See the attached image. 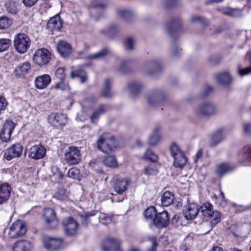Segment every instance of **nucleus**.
Listing matches in <instances>:
<instances>
[{
  "instance_id": "f257e3e1",
  "label": "nucleus",
  "mask_w": 251,
  "mask_h": 251,
  "mask_svg": "<svg viewBox=\"0 0 251 251\" xmlns=\"http://www.w3.org/2000/svg\"><path fill=\"white\" fill-rule=\"evenodd\" d=\"M97 147L100 151L109 153L115 151L117 144L111 134L104 133L99 137L97 141Z\"/></svg>"
},
{
  "instance_id": "f03ea898",
  "label": "nucleus",
  "mask_w": 251,
  "mask_h": 251,
  "mask_svg": "<svg viewBox=\"0 0 251 251\" xmlns=\"http://www.w3.org/2000/svg\"><path fill=\"white\" fill-rule=\"evenodd\" d=\"M218 112L217 106L211 102H204L199 104L194 110L196 117H209Z\"/></svg>"
},
{
  "instance_id": "7ed1b4c3",
  "label": "nucleus",
  "mask_w": 251,
  "mask_h": 251,
  "mask_svg": "<svg viewBox=\"0 0 251 251\" xmlns=\"http://www.w3.org/2000/svg\"><path fill=\"white\" fill-rule=\"evenodd\" d=\"M14 47L20 53H25L29 49L31 41L28 36L25 33H18L14 37Z\"/></svg>"
},
{
  "instance_id": "20e7f679",
  "label": "nucleus",
  "mask_w": 251,
  "mask_h": 251,
  "mask_svg": "<svg viewBox=\"0 0 251 251\" xmlns=\"http://www.w3.org/2000/svg\"><path fill=\"white\" fill-rule=\"evenodd\" d=\"M27 231L26 224L22 220H17L10 226L8 233L9 238L15 239L25 235Z\"/></svg>"
},
{
  "instance_id": "39448f33",
  "label": "nucleus",
  "mask_w": 251,
  "mask_h": 251,
  "mask_svg": "<svg viewBox=\"0 0 251 251\" xmlns=\"http://www.w3.org/2000/svg\"><path fill=\"white\" fill-rule=\"evenodd\" d=\"M43 217L47 228L53 229L58 226L59 222L53 209L50 207L45 208L44 210Z\"/></svg>"
},
{
  "instance_id": "423d86ee",
  "label": "nucleus",
  "mask_w": 251,
  "mask_h": 251,
  "mask_svg": "<svg viewBox=\"0 0 251 251\" xmlns=\"http://www.w3.org/2000/svg\"><path fill=\"white\" fill-rule=\"evenodd\" d=\"M64 160L70 165L78 164L81 160L80 150L74 146L69 147L64 154Z\"/></svg>"
},
{
  "instance_id": "0eeeda50",
  "label": "nucleus",
  "mask_w": 251,
  "mask_h": 251,
  "mask_svg": "<svg viewBox=\"0 0 251 251\" xmlns=\"http://www.w3.org/2000/svg\"><path fill=\"white\" fill-rule=\"evenodd\" d=\"M51 58V54L48 50L40 49L35 51L33 57V62L39 66L47 64Z\"/></svg>"
},
{
  "instance_id": "6e6552de",
  "label": "nucleus",
  "mask_w": 251,
  "mask_h": 251,
  "mask_svg": "<svg viewBox=\"0 0 251 251\" xmlns=\"http://www.w3.org/2000/svg\"><path fill=\"white\" fill-rule=\"evenodd\" d=\"M61 224L67 236H73L75 235L78 224L72 217L64 218Z\"/></svg>"
},
{
  "instance_id": "1a4fd4ad",
  "label": "nucleus",
  "mask_w": 251,
  "mask_h": 251,
  "mask_svg": "<svg viewBox=\"0 0 251 251\" xmlns=\"http://www.w3.org/2000/svg\"><path fill=\"white\" fill-rule=\"evenodd\" d=\"M68 118L65 114L52 113L48 117L49 123L58 128H62L67 124Z\"/></svg>"
},
{
  "instance_id": "9d476101",
  "label": "nucleus",
  "mask_w": 251,
  "mask_h": 251,
  "mask_svg": "<svg viewBox=\"0 0 251 251\" xmlns=\"http://www.w3.org/2000/svg\"><path fill=\"white\" fill-rule=\"evenodd\" d=\"M16 124L11 120H6L0 131V138L3 142L10 141L11 134L14 129Z\"/></svg>"
},
{
  "instance_id": "9b49d317",
  "label": "nucleus",
  "mask_w": 251,
  "mask_h": 251,
  "mask_svg": "<svg viewBox=\"0 0 251 251\" xmlns=\"http://www.w3.org/2000/svg\"><path fill=\"white\" fill-rule=\"evenodd\" d=\"M113 188L116 193L122 194L127 190V186L131 182L129 178H121L119 176L113 177Z\"/></svg>"
},
{
  "instance_id": "f8f14e48",
  "label": "nucleus",
  "mask_w": 251,
  "mask_h": 251,
  "mask_svg": "<svg viewBox=\"0 0 251 251\" xmlns=\"http://www.w3.org/2000/svg\"><path fill=\"white\" fill-rule=\"evenodd\" d=\"M44 247L49 250H56L62 248L63 241L60 238L46 236L43 238Z\"/></svg>"
},
{
  "instance_id": "ddd939ff",
  "label": "nucleus",
  "mask_w": 251,
  "mask_h": 251,
  "mask_svg": "<svg viewBox=\"0 0 251 251\" xmlns=\"http://www.w3.org/2000/svg\"><path fill=\"white\" fill-rule=\"evenodd\" d=\"M23 151V147L19 143L11 145L5 151L4 157L7 160H10L13 158L19 157Z\"/></svg>"
},
{
  "instance_id": "4468645a",
  "label": "nucleus",
  "mask_w": 251,
  "mask_h": 251,
  "mask_svg": "<svg viewBox=\"0 0 251 251\" xmlns=\"http://www.w3.org/2000/svg\"><path fill=\"white\" fill-rule=\"evenodd\" d=\"M120 241L114 238H107L101 243L102 251H123L120 247Z\"/></svg>"
},
{
  "instance_id": "2eb2a0df",
  "label": "nucleus",
  "mask_w": 251,
  "mask_h": 251,
  "mask_svg": "<svg viewBox=\"0 0 251 251\" xmlns=\"http://www.w3.org/2000/svg\"><path fill=\"white\" fill-rule=\"evenodd\" d=\"M200 211L198 205L196 203H188L184 206L183 214L187 220L195 219Z\"/></svg>"
},
{
  "instance_id": "dca6fc26",
  "label": "nucleus",
  "mask_w": 251,
  "mask_h": 251,
  "mask_svg": "<svg viewBox=\"0 0 251 251\" xmlns=\"http://www.w3.org/2000/svg\"><path fill=\"white\" fill-rule=\"evenodd\" d=\"M170 222V217L168 213L166 211L157 213L154 219L153 224L158 228L166 227Z\"/></svg>"
},
{
  "instance_id": "f3484780",
  "label": "nucleus",
  "mask_w": 251,
  "mask_h": 251,
  "mask_svg": "<svg viewBox=\"0 0 251 251\" xmlns=\"http://www.w3.org/2000/svg\"><path fill=\"white\" fill-rule=\"evenodd\" d=\"M46 153V149L41 145H36L30 147L28 151V156L35 160L44 158Z\"/></svg>"
},
{
  "instance_id": "a211bd4d",
  "label": "nucleus",
  "mask_w": 251,
  "mask_h": 251,
  "mask_svg": "<svg viewBox=\"0 0 251 251\" xmlns=\"http://www.w3.org/2000/svg\"><path fill=\"white\" fill-rule=\"evenodd\" d=\"M148 103L152 106L159 105L165 99V97L161 91L155 90L149 94L147 96Z\"/></svg>"
},
{
  "instance_id": "6ab92c4d",
  "label": "nucleus",
  "mask_w": 251,
  "mask_h": 251,
  "mask_svg": "<svg viewBox=\"0 0 251 251\" xmlns=\"http://www.w3.org/2000/svg\"><path fill=\"white\" fill-rule=\"evenodd\" d=\"M161 65L159 60L153 59L146 63L143 70L148 75H152L161 70Z\"/></svg>"
},
{
  "instance_id": "aec40b11",
  "label": "nucleus",
  "mask_w": 251,
  "mask_h": 251,
  "mask_svg": "<svg viewBox=\"0 0 251 251\" xmlns=\"http://www.w3.org/2000/svg\"><path fill=\"white\" fill-rule=\"evenodd\" d=\"M107 5V0H95L92 1L90 4V13L91 15L97 19L100 16V15H96L99 9H101L106 7Z\"/></svg>"
},
{
  "instance_id": "412c9836",
  "label": "nucleus",
  "mask_w": 251,
  "mask_h": 251,
  "mask_svg": "<svg viewBox=\"0 0 251 251\" xmlns=\"http://www.w3.org/2000/svg\"><path fill=\"white\" fill-rule=\"evenodd\" d=\"M56 49L60 55L64 58L69 56L73 50L71 45L63 40L58 42Z\"/></svg>"
},
{
  "instance_id": "4be33fe9",
  "label": "nucleus",
  "mask_w": 251,
  "mask_h": 251,
  "mask_svg": "<svg viewBox=\"0 0 251 251\" xmlns=\"http://www.w3.org/2000/svg\"><path fill=\"white\" fill-rule=\"evenodd\" d=\"M63 21L58 15L50 18L47 24V28L51 32L58 31L62 27Z\"/></svg>"
},
{
  "instance_id": "5701e85b",
  "label": "nucleus",
  "mask_w": 251,
  "mask_h": 251,
  "mask_svg": "<svg viewBox=\"0 0 251 251\" xmlns=\"http://www.w3.org/2000/svg\"><path fill=\"white\" fill-rule=\"evenodd\" d=\"M51 82L50 76L47 74L37 76L34 80L35 86L40 90L44 89L48 87Z\"/></svg>"
},
{
  "instance_id": "b1692460",
  "label": "nucleus",
  "mask_w": 251,
  "mask_h": 251,
  "mask_svg": "<svg viewBox=\"0 0 251 251\" xmlns=\"http://www.w3.org/2000/svg\"><path fill=\"white\" fill-rule=\"evenodd\" d=\"M219 10L224 14L231 17L241 18L244 16L243 9H241L226 7Z\"/></svg>"
},
{
  "instance_id": "393cba45",
  "label": "nucleus",
  "mask_w": 251,
  "mask_h": 251,
  "mask_svg": "<svg viewBox=\"0 0 251 251\" xmlns=\"http://www.w3.org/2000/svg\"><path fill=\"white\" fill-rule=\"evenodd\" d=\"M181 24V21L179 19H175L170 23L166 25L165 31L168 34L173 36L177 33Z\"/></svg>"
},
{
  "instance_id": "a878e982",
  "label": "nucleus",
  "mask_w": 251,
  "mask_h": 251,
  "mask_svg": "<svg viewBox=\"0 0 251 251\" xmlns=\"http://www.w3.org/2000/svg\"><path fill=\"white\" fill-rule=\"evenodd\" d=\"M32 244L27 240H21L16 242L13 246V251H32Z\"/></svg>"
},
{
  "instance_id": "bb28decb",
  "label": "nucleus",
  "mask_w": 251,
  "mask_h": 251,
  "mask_svg": "<svg viewBox=\"0 0 251 251\" xmlns=\"http://www.w3.org/2000/svg\"><path fill=\"white\" fill-rule=\"evenodd\" d=\"M11 188L8 183L0 184V204L6 202L10 196Z\"/></svg>"
},
{
  "instance_id": "cd10ccee",
  "label": "nucleus",
  "mask_w": 251,
  "mask_h": 251,
  "mask_svg": "<svg viewBox=\"0 0 251 251\" xmlns=\"http://www.w3.org/2000/svg\"><path fill=\"white\" fill-rule=\"evenodd\" d=\"M143 88L141 82L139 81H133L129 82L127 85V88L129 93L133 96L137 95Z\"/></svg>"
},
{
  "instance_id": "c85d7f7f",
  "label": "nucleus",
  "mask_w": 251,
  "mask_h": 251,
  "mask_svg": "<svg viewBox=\"0 0 251 251\" xmlns=\"http://www.w3.org/2000/svg\"><path fill=\"white\" fill-rule=\"evenodd\" d=\"M109 109V106L107 105H100L93 113L91 116V120L92 123H97L99 117L100 115L106 112Z\"/></svg>"
},
{
  "instance_id": "c756f323",
  "label": "nucleus",
  "mask_w": 251,
  "mask_h": 251,
  "mask_svg": "<svg viewBox=\"0 0 251 251\" xmlns=\"http://www.w3.org/2000/svg\"><path fill=\"white\" fill-rule=\"evenodd\" d=\"M215 79L218 83L227 84L231 81V77L227 72H222L215 75Z\"/></svg>"
},
{
  "instance_id": "7c9ffc66",
  "label": "nucleus",
  "mask_w": 251,
  "mask_h": 251,
  "mask_svg": "<svg viewBox=\"0 0 251 251\" xmlns=\"http://www.w3.org/2000/svg\"><path fill=\"white\" fill-rule=\"evenodd\" d=\"M174 195L170 191L165 192L162 195L161 201L163 206H168L171 204L174 201Z\"/></svg>"
},
{
  "instance_id": "2f4dec72",
  "label": "nucleus",
  "mask_w": 251,
  "mask_h": 251,
  "mask_svg": "<svg viewBox=\"0 0 251 251\" xmlns=\"http://www.w3.org/2000/svg\"><path fill=\"white\" fill-rule=\"evenodd\" d=\"M174 165L176 168H182L187 163V159L184 152L173 157Z\"/></svg>"
},
{
  "instance_id": "473e14b6",
  "label": "nucleus",
  "mask_w": 251,
  "mask_h": 251,
  "mask_svg": "<svg viewBox=\"0 0 251 251\" xmlns=\"http://www.w3.org/2000/svg\"><path fill=\"white\" fill-rule=\"evenodd\" d=\"M225 137L224 131L222 129H218L211 135V146H216L221 142Z\"/></svg>"
},
{
  "instance_id": "72a5a7b5",
  "label": "nucleus",
  "mask_w": 251,
  "mask_h": 251,
  "mask_svg": "<svg viewBox=\"0 0 251 251\" xmlns=\"http://www.w3.org/2000/svg\"><path fill=\"white\" fill-rule=\"evenodd\" d=\"M71 77L72 79L79 78L81 83L85 82L87 79L86 72L81 70L73 71L71 73Z\"/></svg>"
},
{
  "instance_id": "f704fd0d",
  "label": "nucleus",
  "mask_w": 251,
  "mask_h": 251,
  "mask_svg": "<svg viewBox=\"0 0 251 251\" xmlns=\"http://www.w3.org/2000/svg\"><path fill=\"white\" fill-rule=\"evenodd\" d=\"M118 15L123 20L129 21L131 19L133 13L129 9L120 8L118 10Z\"/></svg>"
},
{
  "instance_id": "c9c22d12",
  "label": "nucleus",
  "mask_w": 251,
  "mask_h": 251,
  "mask_svg": "<svg viewBox=\"0 0 251 251\" xmlns=\"http://www.w3.org/2000/svg\"><path fill=\"white\" fill-rule=\"evenodd\" d=\"M159 130V127H156L153 130L152 133L149 136L148 141L149 145L155 146L159 142L160 140V136L158 133Z\"/></svg>"
},
{
  "instance_id": "e433bc0d",
  "label": "nucleus",
  "mask_w": 251,
  "mask_h": 251,
  "mask_svg": "<svg viewBox=\"0 0 251 251\" xmlns=\"http://www.w3.org/2000/svg\"><path fill=\"white\" fill-rule=\"evenodd\" d=\"M110 52L109 50L105 48L97 53L89 55L87 58L90 60L102 59L108 55Z\"/></svg>"
},
{
  "instance_id": "4c0bfd02",
  "label": "nucleus",
  "mask_w": 251,
  "mask_h": 251,
  "mask_svg": "<svg viewBox=\"0 0 251 251\" xmlns=\"http://www.w3.org/2000/svg\"><path fill=\"white\" fill-rule=\"evenodd\" d=\"M102 162L104 165L107 167L116 168L118 166L117 159L113 155L104 157Z\"/></svg>"
},
{
  "instance_id": "58836bf2",
  "label": "nucleus",
  "mask_w": 251,
  "mask_h": 251,
  "mask_svg": "<svg viewBox=\"0 0 251 251\" xmlns=\"http://www.w3.org/2000/svg\"><path fill=\"white\" fill-rule=\"evenodd\" d=\"M200 212L204 216H209L214 211L213 205L209 202L203 203L199 208Z\"/></svg>"
},
{
  "instance_id": "ea45409f",
  "label": "nucleus",
  "mask_w": 251,
  "mask_h": 251,
  "mask_svg": "<svg viewBox=\"0 0 251 251\" xmlns=\"http://www.w3.org/2000/svg\"><path fill=\"white\" fill-rule=\"evenodd\" d=\"M30 64L28 62H25L19 65L15 69L16 75L19 76L26 74L30 69Z\"/></svg>"
},
{
  "instance_id": "a19ab883",
  "label": "nucleus",
  "mask_w": 251,
  "mask_h": 251,
  "mask_svg": "<svg viewBox=\"0 0 251 251\" xmlns=\"http://www.w3.org/2000/svg\"><path fill=\"white\" fill-rule=\"evenodd\" d=\"M234 169L233 167L227 163H222L217 166V173L222 176L225 173L229 172Z\"/></svg>"
},
{
  "instance_id": "79ce46f5",
  "label": "nucleus",
  "mask_w": 251,
  "mask_h": 251,
  "mask_svg": "<svg viewBox=\"0 0 251 251\" xmlns=\"http://www.w3.org/2000/svg\"><path fill=\"white\" fill-rule=\"evenodd\" d=\"M111 84L112 81L110 79L107 78L105 80L104 87L101 92L103 97L109 98L112 96V95L110 92Z\"/></svg>"
},
{
  "instance_id": "37998d69",
  "label": "nucleus",
  "mask_w": 251,
  "mask_h": 251,
  "mask_svg": "<svg viewBox=\"0 0 251 251\" xmlns=\"http://www.w3.org/2000/svg\"><path fill=\"white\" fill-rule=\"evenodd\" d=\"M156 210L154 206H150L147 208L144 212L145 218L147 220L154 222V219L157 214Z\"/></svg>"
},
{
  "instance_id": "c03bdc74",
  "label": "nucleus",
  "mask_w": 251,
  "mask_h": 251,
  "mask_svg": "<svg viewBox=\"0 0 251 251\" xmlns=\"http://www.w3.org/2000/svg\"><path fill=\"white\" fill-rule=\"evenodd\" d=\"M6 11L12 14H16L18 11V3L12 0H9L5 3Z\"/></svg>"
},
{
  "instance_id": "a18cd8bd",
  "label": "nucleus",
  "mask_w": 251,
  "mask_h": 251,
  "mask_svg": "<svg viewBox=\"0 0 251 251\" xmlns=\"http://www.w3.org/2000/svg\"><path fill=\"white\" fill-rule=\"evenodd\" d=\"M53 198L60 201H65L68 200V193L64 189H59L53 195Z\"/></svg>"
},
{
  "instance_id": "49530a36",
  "label": "nucleus",
  "mask_w": 251,
  "mask_h": 251,
  "mask_svg": "<svg viewBox=\"0 0 251 251\" xmlns=\"http://www.w3.org/2000/svg\"><path fill=\"white\" fill-rule=\"evenodd\" d=\"M12 20L5 16L0 17V29H6L10 27Z\"/></svg>"
},
{
  "instance_id": "de8ad7c7",
  "label": "nucleus",
  "mask_w": 251,
  "mask_h": 251,
  "mask_svg": "<svg viewBox=\"0 0 251 251\" xmlns=\"http://www.w3.org/2000/svg\"><path fill=\"white\" fill-rule=\"evenodd\" d=\"M118 30L119 28L116 25H111L107 28H106L104 31L102 30L101 31L106 36L110 38H112L114 34L117 33Z\"/></svg>"
},
{
  "instance_id": "09e8293b",
  "label": "nucleus",
  "mask_w": 251,
  "mask_h": 251,
  "mask_svg": "<svg viewBox=\"0 0 251 251\" xmlns=\"http://www.w3.org/2000/svg\"><path fill=\"white\" fill-rule=\"evenodd\" d=\"M170 151L172 157L177 156L183 152L180 147L176 143H172L170 145Z\"/></svg>"
},
{
  "instance_id": "8fccbe9b",
  "label": "nucleus",
  "mask_w": 251,
  "mask_h": 251,
  "mask_svg": "<svg viewBox=\"0 0 251 251\" xmlns=\"http://www.w3.org/2000/svg\"><path fill=\"white\" fill-rule=\"evenodd\" d=\"M144 158L154 163L157 161L158 156L151 150L148 149L145 153Z\"/></svg>"
},
{
  "instance_id": "3c124183",
  "label": "nucleus",
  "mask_w": 251,
  "mask_h": 251,
  "mask_svg": "<svg viewBox=\"0 0 251 251\" xmlns=\"http://www.w3.org/2000/svg\"><path fill=\"white\" fill-rule=\"evenodd\" d=\"M208 217L211 219V225L212 226H215L220 222L221 215L220 213L217 211H214Z\"/></svg>"
},
{
  "instance_id": "603ef678",
  "label": "nucleus",
  "mask_w": 251,
  "mask_h": 251,
  "mask_svg": "<svg viewBox=\"0 0 251 251\" xmlns=\"http://www.w3.org/2000/svg\"><path fill=\"white\" fill-rule=\"evenodd\" d=\"M190 22L191 23H199L203 25H207L208 24L207 20L205 18L198 15L191 16Z\"/></svg>"
},
{
  "instance_id": "864d4df0",
  "label": "nucleus",
  "mask_w": 251,
  "mask_h": 251,
  "mask_svg": "<svg viewBox=\"0 0 251 251\" xmlns=\"http://www.w3.org/2000/svg\"><path fill=\"white\" fill-rule=\"evenodd\" d=\"M134 40L132 37H127L123 43L124 48L126 50H132L134 49Z\"/></svg>"
},
{
  "instance_id": "5fc2aeb1",
  "label": "nucleus",
  "mask_w": 251,
  "mask_h": 251,
  "mask_svg": "<svg viewBox=\"0 0 251 251\" xmlns=\"http://www.w3.org/2000/svg\"><path fill=\"white\" fill-rule=\"evenodd\" d=\"M11 44V40L6 38H0V52L7 50Z\"/></svg>"
},
{
  "instance_id": "6e6d98bb",
  "label": "nucleus",
  "mask_w": 251,
  "mask_h": 251,
  "mask_svg": "<svg viewBox=\"0 0 251 251\" xmlns=\"http://www.w3.org/2000/svg\"><path fill=\"white\" fill-rule=\"evenodd\" d=\"M80 171L76 167L71 168L68 172L67 176L73 179H78L79 177Z\"/></svg>"
},
{
  "instance_id": "4d7b16f0",
  "label": "nucleus",
  "mask_w": 251,
  "mask_h": 251,
  "mask_svg": "<svg viewBox=\"0 0 251 251\" xmlns=\"http://www.w3.org/2000/svg\"><path fill=\"white\" fill-rule=\"evenodd\" d=\"M94 215H95V213H92L91 212L85 213L84 214L80 215L82 226H83L85 227H87L88 226L87 221L88 218Z\"/></svg>"
},
{
  "instance_id": "13d9d810",
  "label": "nucleus",
  "mask_w": 251,
  "mask_h": 251,
  "mask_svg": "<svg viewBox=\"0 0 251 251\" xmlns=\"http://www.w3.org/2000/svg\"><path fill=\"white\" fill-rule=\"evenodd\" d=\"M52 171L53 172V176L55 177V179L58 182H60L63 176L62 173L57 167H52Z\"/></svg>"
},
{
  "instance_id": "bf43d9fd",
  "label": "nucleus",
  "mask_w": 251,
  "mask_h": 251,
  "mask_svg": "<svg viewBox=\"0 0 251 251\" xmlns=\"http://www.w3.org/2000/svg\"><path fill=\"white\" fill-rule=\"evenodd\" d=\"M99 219L100 223L104 225L109 224L112 221V217L104 213L100 215Z\"/></svg>"
},
{
  "instance_id": "052dcab7",
  "label": "nucleus",
  "mask_w": 251,
  "mask_h": 251,
  "mask_svg": "<svg viewBox=\"0 0 251 251\" xmlns=\"http://www.w3.org/2000/svg\"><path fill=\"white\" fill-rule=\"evenodd\" d=\"M68 87V85L64 82V80H59V81L57 82L53 86L54 88L61 90H66Z\"/></svg>"
},
{
  "instance_id": "680f3d73",
  "label": "nucleus",
  "mask_w": 251,
  "mask_h": 251,
  "mask_svg": "<svg viewBox=\"0 0 251 251\" xmlns=\"http://www.w3.org/2000/svg\"><path fill=\"white\" fill-rule=\"evenodd\" d=\"M144 173L147 176L155 175L157 171L155 168L149 166L144 168Z\"/></svg>"
},
{
  "instance_id": "e2e57ef3",
  "label": "nucleus",
  "mask_w": 251,
  "mask_h": 251,
  "mask_svg": "<svg viewBox=\"0 0 251 251\" xmlns=\"http://www.w3.org/2000/svg\"><path fill=\"white\" fill-rule=\"evenodd\" d=\"M55 75L59 80H64L65 77L64 68H58L55 72Z\"/></svg>"
},
{
  "instance_id": "0e129e2a",
  "label": "nucleus",
  "mask_w": 251,
  "mask_h": 251,
  "mask_svg": "<svg viewBox=\"0 0 251 251\" xmlns=\"http://www.w3.org/2000/svg\"><path fill=\"white\" fill-rule=\"evenodd\" d=\"M180 0H165V4L168 8H171L176 5Z\"/></svg>"
},
{
  "instance_id": "69168bd1",
  "label": "nucleus",
  "mask_w": 251,
  "mask_h": 251,
  "mask_svg": "<svg viewBox=\"0 0 251 251\" xmlns=\"http://www.w3.org/2000/svg\"><path fill=\"white\" fill-rule=\"evenodd\" d=\"M128 61L124 60L121 62V67L118 71L123 73H126L128 70Z\"/></svg>"
},
{
  "instance_id": "338daca9",
  "label": "nucleus",
  "mask_w": 251,
  "mask_h": 251,
  "mask_svg": "<svg viewBox=\"0 0 251 251\" xmlns=\"http://www.w3.org/2000/svg\"><path fill=\"white\" fill-rule=\"evenodd\" d=\"M238 73L242 76L248 75L251 73V67H248L244 69H239Z\"/></svg>"
},
{
  "instance_id": "774afa93",
  "label": "nucleus",
  "mask_w": 251,
  "mask_h": 251,
  "mask_svg": "<svg viewBox=\"0 0 251 251\" xmlns=\"http://www.w3.org/2000/svg\"><path fill=\"white\" fill-rule=\"evenodd\" d=\"M212 88L209 85H206L203 88V94L201 97H204L212 91Z\"/></svg>"
}]
</instances>
